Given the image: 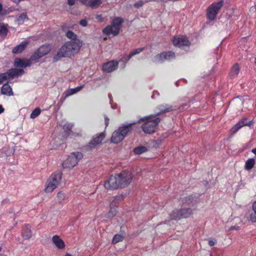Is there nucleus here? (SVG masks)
<instances>
[{"label":"nucleus","instance_id":"nucleus-28","mask_svg":"<svg viewBox=\"0 0 256 256\" xmlns=\"http://www.w3.org/2000/svg\"><path fill=\"white\" fill-rule=\"evenodd\" d=\"M255 160L254 158H249L246 162L245 164V168L246 170H250L254 166Z\"/></svg>","mask_w":256,"mask_h":256},{"label":"nucleus","instance_id":"nucleus-10","mask_svg":"<svg viewBox=\"0 0 256 256\" xmlns=\"http://www.w3.org/2000/svg\"><path fill=\"white\" fill-rule=\"evenodd\" d=\"M175 58V54L171 51L166 52L158 54L152 58V62H162L166 60H171Z\"/></svg>","mask_w":256,"mask_h":256},{"label":"nucleus","instance_id":"nucleus-56","mask_svg":"<svg viewBox=\"0 0 256 256\" xmlns=\"http://www.w3.org/2000/svg\"><path fill=\"white\" fill-rule=\"evenodd\" d=\"M97 18H100V16H98L97 17H96Z\"/></svg>","mask_w":256,"mask_h":256},{"label":"nucleus","instance_id":"nucleus-39","mask_svg":"<svg viewBox=\"0 0 256 256\" xmlns=\"http://www.w3.org/2000/svg\"><path fill=\"white\" fill-rule=\"evenodd\" d=\"M180 211L178 210H174L170 215L171 220H180L181 218H174V216H176L178 214H180Z\"/></svg>","mask_w":256,"mask_h":256},{"label":"nucleus","instance_id":"nucleus-26","mask_svg":"<svg viewBox=\"0 0 256 256\" xmlns=\"http://www.w3.org/2000/svg\"><path fill=\"white\" fill-rule=\"evenodd\" d=\"M158 108L160 109V112L156 113V116H158L162 113L169 112L172 110V106L167 104L160 105Z\"/></svg>","mask_w":256,"mask_h":256},{"label":"nucleus","instance_id":"nucleus-13","mask_svg":"<svg viewBox=\"0 0 256 256\" xmlns=\"http://www.w3.org/2000/svg\"><path fill=\"white\" fill-rule=\"evenodd\" d=\"M252 124V121L248 120L246 118H243L235 124L231 129V132L232 134L236 133L238 130L244 126H250Z\"/></svg>","mask_w":256,"mask_h":256},{"label":"nucleus","instance_id":"nucleus-12","mask_svg":"<svg viewBox=\"0 0 256 256\" xmlns=\"http://www.w3.org/2000/svg\"><path fill=\"white\" fill-rule=\"evenodd\" d=\"M173 44L175 46L178 47L188 46L190 44L188 38L185 36L174 38L173 40Z\"/></svg>","mask_w":256,"mask_h":256},{"label":"nucleus","instance_id":"nucleus-24","mask_svg":"<svg viewBox=\"0 0 256 256\" xmlns=\"http://www.w3.org/2000/svg\"><path fill=\"white\" fill-rule=\"evenodd\" d=\"M102 4V0H89L87 5L92 8H97Z\"/></svg>","mask_w":256,"mask_h":256},{"label":"nucleus","instance_id":"nucleus-33","mask_svg":"<svg viewBox=\"0 0 256 256\" xmlns=\"http://www.w3.org/2000/svg\"><path fill=\"white\" fill-rule=\"evenodd\" d=\"M147 150V148L146 147L144 146H140L138 147H136L134 148V152L135 154H142V153L146 152Z\"/></svg>","mask_w":256,"mask_h":256},{"label":"nucleus","instance_id":"nucleus-9","mask_svg":"<svg viewBox=\"0 0 256 256\" xmlns=\"http://www.w3.org/2000/svg\"><path fill=\"white\" fill-rule=\"evenodd\" d=\"M106 134L103 132L94 134L87 145V148L90 150H92L101 144Z\"/></svg>","mask_w":256,"mask_h":256},{"label":"nucleus","instance_id":"nucleus-55","mask_svg":"<svg viewBox=\"0 0 256 256\" xmlns=\"http://www.w3.org/2000/svg\"><path fill=\"white\" fill-rule=\"evenodd\" d=\"M97 18H100V16H98L97 17H96Z\"/></svg>","mask_w":256,"mask_h":256},{"label":"nucleus","instance_id":"nucleus-17","mask_svg":"<svg viewBox=\"0 0 256 256\" xmlns=\"http://www.w3.org/2000/svg\"><path fill=\"white\" fill-rule=\"evenodd\" d=\"M180 211V214L176 215L174 218H188L192 212V210L190 208H183Z\"/></svg>","mask_w":256,"mask_h":256},{"label":"nucleus","instance_id":"nucleus-49","mask_svg":"<svg viewBox=\"0 0 256 256\" xmlns=\"http://www.w3.org/2000/svg\"><path fill=\"white\" fill-rule=\"evenodd\" d=\"M80 0V2L82 4H86V2H87V0Z\"/></svg>","mask_w":256,"mask_h":256},{"label":"nucleus","instance_id":"nucleus-32","mask_svg":"<svg viewBox=\"0 0 256 256\" xmlns=\"http://www.w3.org/2000/svg\"><path fill=\"white\" fill-rule=\"evenodd\" d=\"M8 79H12L10 76L8 74V70L6 73L0 74V84L2 83L4 80Z\"/></svg>","mask_w":256,"mask_h":256},{"label":"nucleus","instance_id":"nucleus-46","mask_svg":"<svg viewBox=\"0 0 256 256\" xmlns=\"http://www.w3.org/2000/svg\"><path fill=\"white\" fill-rule=\"evenodd\" d=\"M216 242L212 240H210L208 241V244L210 246H214L216 244Z\"/></svg>","mask_w":256,"mask_h":256},{"label":"nucleus","instance_id":"nucleus-41","mask_svg":"<svg viewBox=\"0 0 256 256\" xmlns=\"http://www.w3.org/2000/svg\"><path fill=\"white\" fill-rule=\"evenodd\" d=\"M183 200L186 204H190L193 200V198L192 196H186L184 198Z\"/></svg>","mask_w":256,"mask_h":256},{"label":"nucleus","instance_id":"nucleus-35","mask_svg":"<svg viewBox=\"0 0 256 256\" xmlns=\"http://www.w3.org/2000/svg\"><path fill=\"white\" fill-rule=\"evenodd\" d=\"M8 33L7 28L4 24H0V34L1 36H6Z\"/></svg>","mask_w":256,"mask_h":256},{"label":"nucleus","instance_id":"nucleus-37","mask_svg":"<svg viewBox=\"0 0 256 256\" xmlns=\"http://www.w3.org/2000/svg\"><path fill=\"white\" fill-rule=\"evenodd\" d=\"M28 20V17L26 13L22 14L18 18V21L20 22H23L26 20Z\"/></svg>","mask_w":256,"mask_h":256},{"label":"nucleus","instance_id":"nucleus-58","mask_svg":"<svg viewBox=\"0 0 256 256\" xmlns=\"http://www.w3.org/2000/svg\"><path fill=\"white\" fill-rule=\"evenodd\" d=\"M106 39H107V38H104V40H106Z\"/></svg>","mask_w":256,"mask_h":256},{"label":"nucleus","instance_id":"nucleus-30","mask_svg":"<svg viewBox=\"0 0 256 256\" xmlns=\"http://www.w3.org/2000/svg\"><path fill=\"white\" fill-rule=\"evenodd\" d=\"M240 68L238 64H235L232 68L230 73L232 77H235L238 76L239 73Z\"/></svg>","mask_w":256,"mask_h":256},{"label":"nucleus","instance_id":"nucleus-5","mask_svg":"<svg viewBox=\"0 0 256 256\" xmlns=\"http://www.w3.org/2000/svg\"><path fill=\"white\" fill-rule=\"evenodd\" d=\"M123 22V19L121 18L117 17L114 18L112 22L111 25L108 26L103 29V33L106 35L111 34L114 36L118 35L120 32V26Z\"/></svg>","mask_w":256,"mask_h":256},{"label":"nucleus","instance_id":"nucleus-43","mask_svg":"<svg viewBox=\"0 0 256 256\" xmlns=\"http://www.w3.org/2000/svg\"><path fill=\"white\" fill-rule=\"evenodd\" d=\"M80 24L82 26H86L88 24V22L86 20H82L80 21Z\"/></svg>","mask_w":256,"mask_h":256},{"label":"nucleus","instance_id":"nucleus-21","mask_svg":"<svg viewBox=\"0 0 256 256\" xmlns=\"http://www.w3.org/2000/svg\"><path fill=\"white\" fill-rule=\"evenodd\" d=\"M84 88V86H78L74 88H70L66 90L64 92L65 94V98L74 94L78 92H80L82 88Z\"/></svg>","mask_w":256,"mask_h":256},{"label":"nucleus","instance_id":"nucleus-22","mask_svg":"<svg viewBox=\"0 0 256 256\" xmlns=\"http://www.w3.org/2000/svg\"><path fill=\"white\" fill-rule=\"evenodd\" d=\"M253 212L248 214V220L252 222H256V200L252 204Z\"/></svg>","mask_w":256,"mask_h":256},{"label":"nucleus","instance_id":"nucleus-52","mask_svg":"<svg viewBox=\"0 0 256 256\" xmlns=\"http://www.w3.org/2000/svg\"><path fill=\"white\" fill-rule=\"evenodd\" d=\"M150 1H156V0H146V2H148Z\"/></svg>","mask_w":256,"mask_h":256},{"label":"nucleus","instance_id":"nucleus-54","mask_svg":"<svg viewBox=\"0 0 256 256\" xmlns=\"http://www.w3.org/2000/svg\"><path fill=\"white\" fill-rule=\"evenodd\" d=\"M0 256H6L5 254H0Z\"/></svg>","mask_w":256,"mask_h":256},{"label":"nucleus","instance_id":"nucleus-14","mask_svg":"<svg viewBox=\"0 0 256 256\" xmlns=\"http://www.w3.org/2000/svg\"><path fill=\"white\" fill-rule=\"evenodd\" d=\"M118 66V62L116 61H110L104 64L102 70L108 72H110L116 70Z\"/></svg>","mask_w":256,"mask_h":256},{"label":"nucleus","instance_id":"nucleus-31","mask_svg":"<svg viewBox=\"0 0 256 256\" xmlns=\"http://www.w3.org/2000/svg\"><path fill=\"white\" fill-rule=\"evenodd\" d=\"M123 198L122 196H118L114 197L113 200L110 203V206H113L116 208L117 206V204L118 202L122 200Z\"/></svg>","mask_w":256,"mask_h":256},{"label":"nucleus","instance_id":"nucleus-60","mask_svg":"<svg viewBox=\"0 0 256 256\" xmlns=\"http://www.w3.org/2000/svg\"><path fill=\"white\" fill-rule=\"evenodd\" d=\"M2 250V248L0 247V252Z\"/></svg>","mask_w":256,"mask_h":256},{"label":"nucleus","instance_id":"nucleus-15","mask_svg":"<svg viewBox=\"0 0 256 256\" xmlns=\"http://www.w3.org/2000/svg\"><path fill=\"white\" fill-rule=\"evenodd\" d=\"M30 60H22L20 58L16 59L14 62V65L17 68H25L30 65Z\"/></svg>","mask_w":256,"mask_h":256},{"label":"nucleus","instance_id":"nucleus-42","mask_svg":"<svg viewBox=\"0 0 256 256\" xmlns=\"http://www.w3.org/2000/svg\"><path fill=\"white\" fill-rule=\"evenodd\" d=\"M144 4V2L142 0H139L134 4V6L136 8H140L142 7Z\"/></svg>","mask_w":256,"mask_h":256},{"label":"nucleus","instance_id":"nucleus-7","mask_svg":"<svg viewBox=\"0 0 256 256\" xmlns=\"http://www.w3.org/2000/svg\"><path fill=\"white\" fill-rule=\"evenodd\" d=\"M82 157L83 155L81 152H72L62 162V166L66 168H72L77 164L78 161L82 159Z\"/></svg>","mask_w":256,"mask_h":256},{"label":"nucleus","instance_id":"nucleus-47","mask_svg":"<svg viewBox=\"0 0 256 256\" xmlns=\"http://www.w3.org/2000/svg\"><path fill=\"white\" fill-rule=\"evenodd\" d=\"M238 228H239V226H232L228 230H238Z\"/></svg>","mask_w":256,"mask_h":256},{"label":"nucleus","instance_id":"nucleus-3","mask_svg":"<svg viewBox=\"0 0 256 256\" xmlns=\"http://www.w3.org/2000/svg\"><path fill=\"white\" fill-rule=\"evenodd\" d=\"M136 123H132L126 126H122L115 130L112 136L111 142L114 144L120 142L127 134L132 130V126Z\"/></svg>","mask_w":256,"mask_h":256},{"label":"nucleus","instance_id":"nucleus-23","mask_svg":"<svg viewBox=\"0 0 256 256\" xmlns=\"http://www.w3.org/2000/svg\"><path fill=\"white\" fill-rule=\"evenodd\" d=\"M24 72L22 69L12 68L8 70V74L10 76L11 78H13L14 76H21Z\"/></svg>","mask_w":256,"mask_h":256},{"label":"nucleus","instance_id":"nucleus-51","mask_svg":"<svg viewBox=\"0 0 256 256\" xmlns=\"http://www.w3.org/2000/svg\"><path fill=\"white\" fill-rule=\"evenodd\" d=\"M2 4L0 3V12L2 10Z\"/></svg>","mask_w":256,"mask_h":256},{"label":"nucleus","instance_id":"nucleus-27","mask_svg":"<svg viewBox=\"0 0 256 256\" xmlns=\"http://www.w3.org/2000/svg\"><path fill=\"white\" fill-rule=\"evenodd\" d=\"M144 48H138L136 49L133 50L128 56L126 60V62H128L129 60L134 56L139 54L140 52L144 50Z\"/></svg>","mask_w":256,"mask_h":256},{"label":"nucleus","instance_id":"nucleus-6","mask_svg":"<svg viewBox=\"0 0 256 256\" xmlns=\"http://www.w3.org/2000/svg\"><path fill=\"white\" fill-rule=\"evenodd\" d=\"M224 5V0H220L212 3L206 10V16L210 20H214L221 8Z\"/></svg>","mask_w":256,"mask_h":256},{"label":"nucleus","instance_id":"nucleus-8","mask_svg":"<svg viewBox=\"0 0 256 256\" xmlns=\"http://www.w3.org/2000/svg\"><path fill=\"white\" fill-rule=\"evenodd\" d=\"M118 181L120 188L128 185L132 180L133 176L130 172L124 171L118 174Z\"/></svg>","mask_w":256,"mask_h":256},{"label":"nucleus","instance_id":"nucleus-45","mask_svg":"<svg viewBox=\"0 0 256 256\" xmlns=\"http://www.w3.org/2000/svg\"><path fill=\"white\" fill-rule=\"evenodd\" d=\"M76 0H68V4L72 6L74 4Z\"/></svg>","mask_w":256,"mask_h":256},{"label":"nucleus","instance_id":"nucleus-1","mask_svg":"<svg viewBox=\"0 0 256 256\" xmlns=\"http://www.w3.org/2000/svg\"><path fill=\"white\" fill-rule=\"evenodd\" d=\"M82 45L80 40H71L65 43L58 50L54 56L55 60L64 57H70L77 53Z\"/></svg>","mask_w":256,"mask_h":256},{"label":"nucleus","instance_id":"nucleus-50","mask_svg":"<svg viewBox=\"0 0 256 256\" xmlns=\"http://www.w3.org/2000/svg\"><path fill=\"white\" fill-rule=\"evenodd\" d=\"M252 152L256 155V148L252 150Z\"/></svg>","mask_w":256,"mask_h":256},{"label":"nucleus","instance_id":"nucleus-34","mask_svg":"<svg viewBox=\"0 0 256 256\" xmlns=\"http://www.w3.org/2000/svg\"><path fill=\"white\" fill-rule=\"evenodd\" d=\"M41 110L40 108H36L30 114V118H34L38 116L40 114Z\"/></svg>","mask_w":256,"mask_h":256},{"label":"nucleus","instance_id":"nucleus-4","mask_svg":"<svg viewBox=\"0 0 256 256\" xmlns=\"http://www.w3.org/2000/svg\"><path fill=\"white\" fill-rule=\"evenodd\" d=\"M62 176V173L60 171H56L52 174L46 182L45 192L50 193L56 188L60 184Z\"/></svg>","mask_w":256,"mask_h":256},{"label":"nucleus","instance_id":"nucleus-38","mask_svg":"<svg viewBox=\"0 0 256 256\" xmlns=\"http://www.w3.org/2000/svg\"><path fill=\"white\" fill-rule=\"evenodd\" d=\"M116 208L113 206H110V210L108 214V216L110 218H113L116 213Z\"/></svg>","mask_w":256,"mask_h":256},{"label":"nucleus","instance_id":"nucleus-44","mask_svg":"<svg viewBox=\"0 0 256 256\" xmlns=\"http://www.w3.org/2000/svg\"><path fill=\"white\" fill-rule=\"evenodd\" d=\"M108 122H109L108 118L105 116H104V122H105L106 128L108 126Z\"/></svg>","mask_w":256,"mask_h":256},{"label":"nucleus","instance_id":"nucleus-36","mask_svg":"<svg viewBox=\"0 0 256 256\" xmlns=\"http://www.w3.org/2000/svg\"><path fill=\"white\" fill-rule=\"evenodd\" d=\"M66 36L68 38L72 39V40H78L76 39V35L72 31H68L66 33Z\"/></svg>","mask_w":256,"mask_h":256},{"label":"nucleus","instance_id":"nucleus-59","mask_svg":"<svg viewBox=\"0 0 256 256\" xmlns=\"http://www.w3.org/2000/svg\"><path fill=\"white\" fill-rule=\"evenodd\" d=\"M109 98H110L111 96L110 94L108 95Z\"/></svg>","mask_w":256,"mask_h":256},{"label":"nucleus","instance_id":"nucleus-16","mask_svg":"<svg viewBox=\"0 0 256 256\" xmlns=\"http://www.w3.org/2000/svg\"><path fill=\"white\" fill-rule=\"evenodd\" d=\"M50 50V48L48 46L44 45L41 46L38 50L36 54L37 58H40L48 54Z\"/></svg>","mask_w":256,"mask_h":256},{"label":"nucleus","instance_id":"nucleus-19","mask_svg":"<svg viewBox=\"0 0 256 256\" xmlns=\"http://www.w3.org/2000/svg\"><path fill=\"white\" fill-rule=\"evenodd\" d=\"M52 241L55 246L59 249H62L65 246L64 241L57 235L53 236Z\"/></svg>","mask_w":256,"mask_h":256},{"label":"nucleus","instance_id":"nucleus-18","mask_svg":"<svg viewBox=\"0 0 256 256\" xmlns=\"http://www.w3.org/2000/svg\"><path fill=\"white\" fill-rule=\"evenodd\" d=\"M22 234L23 238L25 240H28L32 237V231L30 226L26 225L23 226Z\"/></svg>","mask_w":256,"mask_h":256},{"label":"nucleus","instance_id":"nucleus-2","mask_svg":"<svg viewBox=\"0 0 256 256\" xmlns=\"http://www.w3.org/2000/svg\"><path fill=\"white\" fill-rule=\"evenodd\" d=\"M156 114H151L140 120V121L146 120L144 124L142 126L145 133L150 134L156 132V126L160 120L159 118H156Z\"/></svg>","mask_w":256,"mask_h":256},{"label":"nucleus","instance_id":"nucleus-20","mask_svg":"<svg viewBox=\"0 0 256 256\" xmlns=\"http://www.w3.org/2000/svg\"><path fill=\"white\" fill-rule=\"evenodd\" d=\"M28 44V42L27 41L22 42L20 44L14 47L12 50V53L15 54L21 53L26 48Z\"/></svg>","mask_w":256,"mask_h":256},{"label":"nucleus","instance_id":"nucleus-11","mask_svg":"<svg viewBox=\"0 0 256 256\" xmlns=\"http://www.w3.org/2000/svg\"><path fill=\"white\" fill-rule=\"evenodd\" d=\"M118 174L112 176L104 184V186L108 190H115L120 188Z\"/></svg>","mask_w":256,"mask_h":256},{"label":"nucleus","instance_id":"nucleus-53","mask_svg":"<svg viewBox=\"0 0 256 256\" xmlns=\"http://www.w3.org/2000/svg\"><path fill=\"white\" fill-rule=\"evenodd\" d=\"M65 256H72L70 254H66Z\"/></svg>","mask_w":256,"mask_h":256},{"label":"nucleus","instance_id":"nucleus-48","mask_svg":"<svg viewBox=\"0 0 256 256\" xmlns=\"http://www.w3.org/2000/svg\"><path fill=\"white\" fill-rule=\"evenodd\" d=\"M4 112V108L0 105V114Z\"/></svg>","mask_w":256,"mask_h":256},{"label":"nucleus","instance_id":"nucleus-25","mask_svg":"<svg viewBox=\"0 0 256 256\" xmlns=\"http://www.w3.org/2000/svg\"><path fill=\"white\" fill-rule=\"evenodd\" d=\"M1 92L4 94L12 95V91L10 86L7 84H4L1 88Z\"/></svg>","mask_w":256,"mask_h":256},{"label":"nucleus","instance_id":"nucleus-40","mask_svg":"<svg viewBox=\"0 0 256 256\" xmlns=\"http://www.w3.org/2000/svg\"><path fill=\"white\" fill-rule=\"evenodd\" d=\"M57 198H58L60 202H61L65 198V194L62 192H58L57 194Z\"/></svg>","mask_w":256,"mask_h":256},{"label":"nucleus","instance_id":"nucleus-29","mask_svg":"<svg viewBox=\"0 0 256 256\" xmlns=\"http://www.w3.org/2000/svg\"><path fill=\"white\" fill-rule=\"evenodd\" d=\"M124 238V234H116L112 239V243L116 244L120 242H122Z\"/></svg>","mask_w":256,"mask_h":256},{"label":"nucleus","instance_id":"nucleus-57","mask_svg":"<svg viewBox=\"0 0 256 256\" xmlns=\"http://www.w3.org/2000/svg\"><path fill=\"white\" fill-rule=\"evenodd\" d=\"M14 152V150H12L10 153H13V152Z\"/></svg>","mask_w":256,"mask_h":256}]
</instances>
